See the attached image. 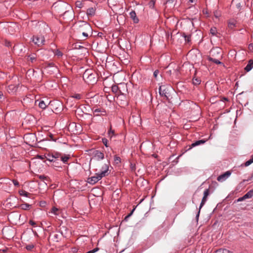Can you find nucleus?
I'll return each mask as SVG.
<instances>
[{
  "label": "nucleus",
  "mask_w": 253,
  "mask_h": 253,
  "mask_svg": "<svg viewBox=\"0 0 253 253\" xmlns=\"http://www.w3.org/2000/svg\"><path fill=\"white\" fill-rule=\"evenodd\" d=\"M33 248H34V245H29L26 246V249L28 250H31Z\"/></svg>",
  "instance_id": "37998d69"
},
{
  "label": "nucleus",
  "mask_w": 253,
  "mask_h": 253,
  "mask_svg": "<svg viewBox=\"0 0 253 253\" xmlns=\"http://www.w3.org/2000/svg\"><path fill=\"white\" fill-rule=\"evenodd\" d=\"M214 15L216 17V18H218V15L217 14H214Z\"/></svg>",
  "instance_id": "052dcab7"
},
{
  "label": "nucleus",
  "mask_w": 253,
  "mask_h": 253,
  "mask_svg": "<svg viewBox=\"0 0 253 253\" xmlns=\"http://www.w3.org/2000/svg\"><path fill=\"white\" fill-rule=\"evenodd\" d=\"M12 182H13V184L15 186H19V183L18 181L17 180L13 179V180H12Z\"/></svg>",
  "instance_id": "79ce46f5"
},
{
  "label": "nucleus",
  "mask_w": 253,
  "mask_h": 253,
  "mask_svg": "<svg viewBox=\"0 0 253 253\" xmlns=\"http://www.w3.org/2000/svg\"><path fill=\"white\" fill-rule=\"evenodd\" d=\"M200 82L201 81L197 78L193 79V84L195 85L199 84H200Z\"/></svg>",
  "instance_id": "7c9ffc66"
},
{
  "label": "nucleus",
  "mask_w": 253,
  "mask_h": 253,
  "mask_svg": "<svg viewBox=\"0 0 253 253\" xmlns=\"http://www.w3.org/2000/svg\"><path fill=\"white\" fill-rule=\"evenodd\" d=\"M216 58H222L221 49L218 47L213 48L210 51V56Z\"/></svg>",
  "instance_id": "423d86ee"
},
{
  "label": "nucleus",
  "mask_w": 253,
  "mask_h": 253,
  "mask_svg": "<svg viewBox=\"0 0 253 253\" xmlns=\"http://www.w3.org/2000/svg\"><path fill=\"white\" fill-rule=\"evenodd\" d=\"M57 236H58V235H57V234H55V235H54L55 238H56L57 237Z\"/></svg>",
  "instance_id": "0e129e2a"
},
{
  "label": "nucleus",
  "mask_w": 253,
  "mask_h": 253,
  "mask_svg": "<svg viewBox=\"0 0 253 253\" xmlns=\"http://www.w3.org/2000/svg\"><path fill=\"white\" fill-rule=\"evenodd\" d=\"M29 58L30 60L32 62H34L35 61H36L37 56H36V54L33 53V54H31V55H30L29 56Z\"/></svg>",
  "instance_id": "bb28decb"
},
{
  "label": "nucleus",
  "mask_w": 253,
  "mask_h": 253,
  "mask_svg": "<svg viewBox=\"0 0 253 253\" xmlns=\"http://www.w3.org/2000/svg\"><path fill=\"white\" fill-rule=\"evenodd\" d=\"M110 165V163L109 162L107 163L104 164L102 165L101 168H100L101 172L99 173L102 175L103 177L108 175V170H109V166Z\"/></svg>",
  "instance_id": "6e6552de"
},
{
  "label": "nucleus",
  "mask_w": 253,
  "mask_h": 253,
  "mask_svg": "<svg viewBox=\"0 0 253 253\" xmlns=\"http://www.w3.org/2000/svg\"><path fill=\"white\" fill-rule=\"evenodd\" d=\"M98 250H99V248H96L94 249L93 250H92V251L94 253L97 252Z\"/></svg>",
  "instance_id": "3c124183"
},
{
  "label": "nucleus",
  "mask_w": 253,
  "mask_h": 253,
  "mask_svg": "<svg viewBox=\"0 0 253 253\" xmlns=\"http://www.w3.org/2000/svg\"><path fill=\"white\" fill-rule=\"evenodd\" d=\"M130 18L133 20L135 23H137L139 21L138 18L136 17V13L134 11H132L129 13Z\"/></svg>",
  "instance_id": "ddd939ff"
},
{
  "label": "nucleus",
  "mask_w": 253,
  "mask_h": 253,
  "mask_svg": "<svg viewBox=\"0 0 253 253\" xmlns=\"http://www.w3.org/2000/svg\"><path fill=\"white\" fill-rule=\"evenodd\" d=\"M245 199H246V198H244V196H243V197L239 198L237 200V201L238 202H241V201H243V200H244Z\"/></svg>",
  "instance_id": "49530a36"
},
{
  "label": "nucleus",
  "mask_w": 253,
  "mask_h": 253,
  "mask_svg": "<svg viewBox=\"0 0 253 253\" xmlns=\"http://www.w3.org/2000/svg\"><path fill=\"white\" fill-rule=\"evenodd\" d=\"M136 118L138 120H139V117H136Z\"/></svg>",
  "instance_id": "774afa93"
},
{
  "label": "nucleus",
  "mask_w": 253,
  "mask_h": 253,
  "mask_svg": "<svg viewBox=\"0 0 253 253\" xmlns=\"http://www.w3.org/2000/svg\"><path fill=\"white\" fill-rule=\"evenodd\" d=\"M31 206V205H29V204H27V203H25V204H21L20 206V207L22 210H28L30 208V207Z\"/></svg>",
  "instance_id": "b1692460"
},
{
  "label": "nucleus",
  "mask_w": 253,
  "mask_h": 253,
  "mask_svg": "<svg viewBox=\"0 0 253 253\" xmlns=\"http://www.w3.org/2000/svg\"><path fill=\"white\" fill-rule=\"evenodd\" d=\"M210 33L212 36H216V34L217 33V30H216V28H215V27L211 28L210 30Z\"/></svg>",
  "instance_id": "cd10ccee"
},
{
  "label": "nucleus",
  "mask_w": 253,
  "mask_h": 253,
  "mask_svg": "<svg viewBox=\"0 0 253 253\" xmlns=\"http://www.w3.org/2000/svg\"><path fill=\"white\" fill-rule=\"evenodd\" d=\"M209 195V190L208 189H207L205 190V191L204 192V196L208 197Z\"/></svg>",
  "instance_id": "c9c22d12"
},
{
  "label": "nucleus",
  "mask_w": 253,
  "mask_h": 253,
  "mask_svg": "<svg viewBox=\"0 0 253 253\" xmlns=\"http://www.w3.org/2000/svg\"><path fill=\"white\" fill-rule=\"evenodd\" d=\"M253 196V189L247 192L245 195L244 198L246 199L251 198Z\"/></svg>",
  "instance_id": "5701e85b"
},
{
  "label": "nucleus",
  "mask_w": 253,
  "mask_h": 253,
  "mask_svg": "<svg viewBox=\"0 0 253 253\" xmlns=\"http://www.w3.org/2000/svg\"><path fill=\"white\" fill-rule=\"evenodd\" d=\"M5 46H8H8H10V45H11V44H10V42H9L6 41V42H5Z\"/></svg>",
  "instance_id": "09e8293b"
},
{
  "label": "nucleus",
  "mask_w": 253,
  "mask_h": 253,
  "mask_svg": "<svg viewBox=\"0 0 253 253\" xmlns=\"http://www.w3.org/2000/svg\"><path fill=\"white\" fill-rule=\"evenodd\" d=\"M214 253H230V252L226 249H220L216 251Z\"/></svg>",
  "instance_id": "a878e982"
},
{
  "label": "nucleus",
  "mask_w": 253,
  "mask_h": 253,
  "mask_svg": "<svg viewBox=\"0 0 253 253\" xmlns=\"http://www.w3.org/2000/svg\"><path fill=\"white\" fill-rule=\"evenodd\" d=\"M83 78L88 84H94L97 82L96 73L92 69H87L83 74Z\"/></svg>",
  "instance_id": "7ed1b4c3"
},
{
  "label": "nucleus",
  "mask_w": 253,
  "mask_h": 253,
  "mask_svg": "<svg viewBox=\"0 0 253 253\" xmlns=\"http://www.w3.org/2000/svg\"><path fill=\"white\" fill-rule=\"evenodd\" d=\"M173 0H167V2L168 3V2H170V1H172Z\"/></svg>",
  "instance_id": "13d9d810"
},
{
  "label": "nucleus",
  "mask_w": 253,
  "mask_h": 253,
  "mask_svg": "<svg viewBox=\"0 0 253 253\" xmlns=\"http://www.w3.org/2000/svg\"><path fill=\"white\" fill-rule=\"evenodd\" d=\"M54 54L58 57H61L63 55L62 53L59 49H56L54 51Z\"/></svg>",
  "instance_id": "c756f323"
},
{
  "label": "nucleus",
  "mask_w": 253,
  "mask_h": 253,
  "mask_svg": "<svg viewBox=\"0 0 253 253\" xmlns=\"http://www.w3.org/2000/svg\"><path fill=\"white\" fill-rule=\"evenodd\" d=\"M231 174L230 171H227L224 173L220 175L217 178V180L219 182H223L227 179Z\"/></svg>",
  "instance_id": "1a4fd4ad"
},
{
  "label": "nucleus",
  "mask_w": 253,
  "mask_h": 253,
  "mask_svg": "<svg viewBox=\"0 0 253 253\" xmlns=\"http://www.w3.org/2000/svg\"><path fill=\"white\" fill-rule=\"evenodd\" d=\"M118 86L116 85H113L112 87V91L115 93H117L118 92Z\"/></svg>",
  "instance_id": "2f4dec72"
},
{
  "label": "nucleus",
  "mask_w": 253,
  "mask_h": 253,
  "mask_svg": "<svg viewBox=\"0 0 253 253\" xmlns=\"http://www.w3.org/2000/svg\"><path fill=\"white\" fill-rule=\"evenodd\" d=\"M86 253H94L92 250L89 251Z\"/></svg>",
  "instance_id": "6e6d98bb"
},
{
  "label": "nucleus",
  "mask_w": 253,
  "mask_h": 253,
  "mask_svg": "<svg viewBox=\"0 0 253 253\" xmlns=\"http://www.w3.org/2000/svg\"><path fill=\"white\" fill-rule=\"evenodd\" d=\"M73 97L76 98V99H80L81 98V95L80 94H76L74 96H73Z\"/></svg>",
  "instance_id": "a18cd8bd"
},
{
  "label": "nucleus",
  "mask_w": 253,
  "mask_h": 253,
  "mask_svg": "<svg viewBox=\"0 0 253 253\" xmlns=\"http://www.w3.org/2000/svg\"><path fill=\"white\" fill-rule=\"evenodd\" d=\"M58 211V209L55 207H53L52 208V210H51V213H53V214L56 215V214H58V213H57V211Z\"/></svg>",
  "instance_id": "72a5a7b5"
},
{
  "label": "nucleus",
  "mask_w": 253,
  "mask_h": 253,
  "mask_svg": "<svg viewBox=\"0 0 253 253\" xmlns=\"http://www.w3.org/2000/svg\"><path fill=\"white\" fill-rule=\"evenodd\" d=\"M103 176L101 175L99 173L96 174L95 176H93L87 179V182L89 184H94L100 180Z\"/></svg>",
  "instance_id": "0eeeda50"
},
{
  "label": "nucleus",
  "mask_w": 253,
  "mask_h": 253,
  "mask_svg": "<svg viewBox=\"0 0 253 253\" xmlns=\"http://www.w3.org/2000/svg\"><path fill=\"white\" fill-rule=\"evenodd\" d=\"M236 25V22L234 19H230L228 22V27L231 29H233Z\"/></svg>",
  "instance_id": "2eb2a0df"
},
{
  "label": "nucleus",
  "mask_w": 253,
  "mask_h": 253,
  "mask_svg": "<svg viewBox=\"0 0 253 253\" xmlns=\"http://www.w3.org/2000/svg\"><path fill=\"white\" fill-rule=\"evenodd\" d=\"M159 72L158 70H155L153 73V76L154 77L157 79V77H158V74H159Z\"/></svg>",
  "instance_id": "ea45409f"
},
{
  "label": "nucleus",
  "mask_w": 253,
  "mask_h": 253,
  "mask_svg": "<svg viewBox=\"0 0 253 253\" xmlns=\"http://www.w3.org/2000/svg\"><path fill=\"white\" fill-rule=\"evenodd\" d=\"M156 0H151L149 3L148 5L150 8H153L155 6Z\"/></svg>",
  "instance_id": "c85d7f7f"
},
{
  "label": "nucleus",
  "mask_w": 253,
  "mask_h": 253,
  "mask_svg": "<svg viewBox=\"0 0 253 253\" xmlns=\"http://www.w3.org/2000/svg\"><path fill=\"white\" fill-rule=\"evenodd\" d=\"M221 58H216L211 57H209L208 60L210 61H212L216 64H222V63L220 61Z\"/></svg>",
  "instance_id": "a211bd4d"
},
{
  "label": "nucleus",
  "mask_w": 253,
  "mask_h": 253,
  "mask_svg": "<svg viewBox=\"0 0 253 253\" xmlns=\"http://www.w3.org/2000/svg\"><path fill=\"white\" fill-rule=\"evenodd\" d=\"M250 160L253 162V155L251 157Z\"/></svg>",
  "instance_id": "bf43d9fd"
},
{
  "label": "nucleus",
  "mask_w": 253,
  "mask_h": 253,
  "mask_svg": "<svg viewBox=\"0 0 253 253\" xmlns=\"http://www.w3.org/2000/svg\"><path fill=\"white\" fill-rule=\"evenodd\" d=\"M95 9L93 7H90L87 10L86 13L88 15L92 16L95 14Z\"/></svg>",
  "instance_id": "412c9836"
},
{
  "label": "nucleus",
  "mask_w": 253,
  "mask_h": 253,
  "mask_svg": "<svg viewBox=\"0 0 253 253\" xmlns=\"http://www.w3.org/2000/svg\"><path fill=\"white\" fill-rule=\"evenodd\" d=\"M17 86L14 84H10L7 87V91L9 93H15L17 90Z\"/></svg>",
  "instance_id": "9b49d317"
},
{
  "label": "nucleus",
  "mask_w": 253,
  "mask_h": 253,
  "mask_svg": "<svg viewBox=\"0 0 253 253\" xmlns=\"http://www.w3.org/2000/svg\"><path fill=\"white\" fill-rule=\"evenodd\" d=\"M129 217H130V216H128V215H127V216H126L125 217V219L126 220H127V219L128 218H129Z\"/></svg>",
  "instance_id": "4d7b16f0"
},
{
  "label": "nucleus",
  "mask_w": 253,
  "mask_h": 253,
  "mask_svg": "<svg viewBox=\"0 0 253 253\" xmlns=\"http://www.w3.org/2000/svg\"><path fill=\"white\" fill-rule=\"evenodd\" d=\"M43 177H44V176H42V175H41V176H40V178L41 179H42V178H43Z\"/></svg>",
  "instance_id": "680f3d73"
},
{
  "label": "nucleus",
  "mask_w": 253,
  "mask_h": 253,
  "mask_svg": "<svg viewBox=\"0 0 253 253\" xmlns=\"http://www.w3.org/2000/svg\"><path fill=\"white\" fill-rule=\"evenodd\" d=\"M19 193L21 196H23L27 197H29V196L30 195V193L23 190H19Z\"/></svg>",
  "instance_id": "393cba45"
},
{
  "label": "nucleus",
  "mask_w": 253,
  "mask_h": 253,
  "mask_svg": "<svg viewBox=\"0 0 253 253\" xmlns=\"http://www.w3.org/2000/svg\"><path fill=\"white\" fill-rule=\"evenodd\" d=\"M135 209H133L132 211H131V212L128 214V216H130L131 215V214H132V212H133V211H134Z\"/></svg>",
  "instance_id": "864d4df0"
},
{
  "label": "nucleus",
  "mask_w": 253,
  "mask_h": 253,
  "mask_svg": "<svg viewBox=\"0 0 253 253\" xmlns=\"http://www.w3.org/2000/svg\"><path fill=\"white\" fill-rule=\"evenodd\" d=\"M207 200V197L204 196L203 199H202V200L201 203L200 204V208H199V211L198 212V213H197V214L196 215V217L197 218H198V217L199 216L200 212V210L202 208V207L205 205V204Z\"/></svg>",
  "instance_id": "dca6fc26"
},
{
  "label": "nucleus",
  "mask_w": 253,
  "mask_h": 253,
  "mask_svg": "<svg viewBox=\"0 0 253 253\" xmlns=\"http://www.w3.org/2000/svg\"><path fill=\"white\" fill-rule=\"evenodd\" d=\"M172 89L170 86L161 85L159 87V91L160 95L166 100H169L170 97L169 91Z\"/></svg>",
  "instance_id": "20e7f679"
},
{
  "label": "nucleus",
  "mask_w": 253,
  "mask_h": 253,
  "mask_svg": "<svg viewBox=\"0 0 253 253\" xmlns=\"http://www.w3.org/2000/svg\"><path fill=\"white\" fill-rule=\"evenodd\" d=\"M253 162L250 159L249 160L247 161L245 163V166L246 167H248L249 166V165H250L252 163H253Z\"/></svg>",
  "instance_id": "58836bf2"
},
{
  "label": "nucleus",
  "mask_w": 253,
  "mask_h": 253,
  "mask_svg": "<svg viewBox=\"0 0 253 253\" xmlns=\"http://www.w3.org/2000/svg\"><path fill=\"white\" fill-rule=\"evenodd\" d=\"M69 156L66 155H61L60 159L64 163H66L68 160L69 159Z\"/></svg>",
  "instance_id": "aec40b11"
},
{
  "label": "nucleus",
  "mask_w": 253,
  "mask_h": 253,
  "mask_svg": "<svg viewBox=\"0 0 253 253\" xmlns=\"http://www.w3.org/2000/svg\"><path fill=\"white\" fill-rule=\"evenodd\" d=\"M32 41L38 46H41L44 44L45 40L42 35H37L33 36Z\"/></svg>",
  "instance_id": "39448f33"
},
{
  "label": "nucleus",
  "mask_w": 253,
  "mask_h": 253,
  "mask_svg": "<svg viewBox=\"0 0 253 253\" xmlns=\"http://www.w3.org/2000/svg\"><path fill=\"white\" fill-rule=\"evenodd\" d=\"M94 115L96 116H98L100 115H105L106 114L105 111L101 108H96L95 109L92 110Z\"/></svg>",
  "instance_id": "9d476101"
},
{
  "label": "nucleus",
  "mask_w": 253,
  "mask_h": 253,
  "mask_svg": "<svg viewBox=\"0 0 253 253\" xmlns=\"http://www.w3.org/2000/svg\"><path fill=\"white\" fill-rule=\"evenodd\" d=\"M114 131L112 130L111 129H110V130L108 132V135L110 137H112L114 135Z\"/></svg>",
  "instance_id": "a19ab883"
},
{
  "label": "nucleus",
  "mask_w": 253,
  "mask_h": 253,
  "mask_svg": "<svg viewBox=\"0 0 253 253\" xmlns=\"http://www.w3.org/2000/svg\"><path fill=\"white\" fill-rule=\"evenodd\" d=\"M114 161L116 162V163L117 164H118V163H120L121 159H120V158L119 157L115 156V158H114Z\"/></svg>",
  "instance_id": "f704fd0d"
},
{
  "label": "nucleus",
  "mask_w": 253,
  "mask_h": 253,
  "mask_svg": "<svg viewBox=\"0 0 253 253\" xmlns=\"http://www.w3.org/2000/svg\"><path fill=\"white\" fill-rule=\"evenodd\" d=\"M61 155V153L55 152L52 154V158H53L55 162L56 160H57L58 159L60 158Z\"/></svg>",
  "instance_id": "4be33fe9"
},
{
  "label": "nucleus",
  "mask_w": 253,
  "mask_h": 253,
  "mask_svg": "<svg viewBox=\"0 0 253 253\" xmlns=\"http://www.w3.org/2000/svg\"><path fill=\"white\" fill-rule=\"evenodd\" d=\"M253 68V60L251 59L249 61L247 65L245 68V70L247 72H249L251 71Z\"/></svg>",
  "instance_id": "4468645a"
},
{
  "label": "nucleus",
  "mask_w": 253,
  "mask_h": 253,
  "mask_svg": "<svg viewBox=\"0 0 253 253\" xmlns=\"http://www.w3.org/2000/svg\"><path fill=\"white\" fill-rule=\"evenodd\" d=\"M51 8L53 12L61 15L64 19L70 20L73 17V9L67 2L62 1L55 2Z\"/></svg>",
  "instance_id": "f257e3e1"
},
{
  "label": "nucleus",
  "mask_w": 253,
  "mask_h": 253,
  "mask_svg": "<svg viewBox=\"0 0 253 253\" xmlns=\"http://www.w3.org/2000/svg\"><path fill=\"white\" fill-rule=\"evenodd\" d=\"M3 97V94L2 93H0V100Z\"/></svg>",
  "instance_id": "5fc2aeb1"
},
{
  "label": "nucleus",
  "mask_w": 253,
  "mask_h": 253,
  "mask_svg": "<svg viewBox=\"0 0 253 253\" xmlns=\"http://www.w3.org/2000/svg\"><path fill=\"white\" fill-rule=\"evenodd\" d=\"M26 136L27 137H28V136L31 137H33V138H34L35 137L34 135H33V134H28Z\"/></svg>",
  "instance_id": "603ef678"
},
{
  "label": "nucleus",
  "mask_w": 253,
  "mask_h": 253,
  "mask_svg": "<svg viewBox=\"0 0 253 253\" xmlns=\"http://www.w3.org/2000/svg\"><path fill=\"white\" fill-rule=\"evenodd\" d=\"M30 224L32 225V226H35L36 224V222H34V221L33 220H30V222H29Z\"/></svg>",
  "instance_id": "de8ad7c7"
},
{
  "label": "nucleus",
  "mask_w": 253,
  "mask_h": 253,
  "mask_svg": "<svg viewBox=\"0 0 253 253\" xmlns=\"http://www.w3.org/2000/svg\"><path fill=\"white\" fill-rule=\"evenodd\" d=\"M53 64L52 63H51V64H49V65L50 66H52Z\"/></svg>",
  "instance_id": "338daca9"
},
{
  "label": "nucleus",
  "mask_w": 253,
  "mask_h": 253,
  "mask_svg": "<svg viewBox=\"0 0 253 253\" xmlns=\"http://www.w3.org/2000/svg\"><path fill=\"white\" fill-rule=\"evenodd\" d=\"M52 155H48L47 157V160L50 162H55V160L53 158H52Z\"/></svg>",
  "instance_id": "473e14b6"
},
{
  "label": "nucleus",
  "mask_w": 253,
  "mask_h": 253,
  "mask_svg": "<svg viewBox=\"0 0 253 253\" xmlns=\"http://www.w3.org/2000/svg\"><path fill=\"white\" fill-rule=\"evenodd\" d=\"M190 0V1H191V2H193V1H193V0Z\"/></svg>",
  "instance_id": "69168bd1"
},
{
  "label": "nucleus",
  "mask_w": 253,
  "mask_h": 253,
  "mask_svg": "<svg viewBox=\"0 0 253 253\" xmlns=\"http://www.w3.org/2000/svg\"><path fill=\"white\" fill-rule=\"evenodd\" d=\"M253 162L250 159L249 160L247 161L245 163V166L246 167H248L249 166V165H250L252 163H253Z\"/></svg>",
  "instance_id": "4c0bfd02"
},
{
  "label": "nucleus",
  "mask_w": 253,
  "mask_h": 253,
  "mask_svg": "<svg viewBox=\"0 0 253 253\" xmlns=\"http://www.w3.org/2000/svg\"><path fill=\"white\" fill-rule=\"evenodd\" d=\"M249 48L250 50H253V44H250L249 45Z\"/></svg>",
  "instance_id": "8fccbe9b"
},
{
  "label": "nucleus",
  "mask_w": 253,
  "mask_h": 253,
  "mask_svg": "<svg viewBox=\"0 0 253 253\" xmlns=\"http://www.w3.org/2000/svg\"><path fill=\"white\" fill-rule=\"evenodd\" d=\"M76 5L78 7L81 8L82 7V2L81 1H77L76 2Z\"/></svg>",
  "instance_id": "e433bc0d"
},
{
  "label": "nucleus",
  "mask_w": 253,
  "mask_h": 253,
  "mask_svg": "<svg viewBox=\"0 0 253 253\" xmlns=\"http://www.w3.org/2000/svg\"><path fill=\"white\" fill-rule=\"evenodd\" d=\"M237 6H238V7H240V3H238V4H237Z\"/></svg>",
  "instance_id": "e2e57ef3"
},
{
  "label": "nucleus",
  "mask_w": 253,
  "mask_h": 253,
  "mask_svg": "<svg viewBox=\"0 0 253 253\" xmlns=\"http://www.w3.org/2000/svg\"><path fill=\"white\" fill-rule=\"evenodd\" d=\"M206 141L205 140H200L196 141L195 142L192 143V144L191 145V147H194L195 146H198V145H200L201 144H203L206 142Z\"/></svg>",
  "instance_id": "6ab92c4d"
},
{
  "label": "nucleus",
  "mask_w": 253,
  "mask_h": 253,
  "mask_svg": "<svg viewBox=\"0 0 253 253\" xmlns=\"http://www.w3.org/2000/svg\"><path fill=\"white\" fill-rule=\"evenodd\" d=\"M102 142L103 144L105 145L106 147H108L107 145V139L106 138H104L102 139Z\"/></svg>",
  "instance_id": "c03bdc74"
},
{
  "label": "nucleus",
  "mask_w": 253,
  "mask_h": 253,
  "mask_svg": "<svg viewBox=\"0 0 253 253\" xmlns=\"http://www.w3.org/2000/svg\"><path fill=\"white\" fill-rule=\"evenodd\" d=\"M38 103V106L42 109H45L47 107V105L43 100H41L40 101L36 100L35 101V104L37 105Z\"/></svg>",
  "instance_id": "f3484780"
},
{
  "label": "nucleus",
  "mask_w": 253,
  "mask_h": 253,
  "mask_svg": "<svg viewBox=\"0 0 253 253\" xmlns=\"http://www.w3.org/2000/svg\"><path fill=\"white\" fill-rule=\"evenodd\" d=\"M104 158V154L100 151H96L94 154V159L97 160H102Z\"/></svg>",
  "instance_id": "f8f14e48"
},
{
  "label": "nucleus",
  "mask_w": 253,
  "mask_h": 253,
  "mask_svg": "<svg viewBox=\"0 0 253 253\" xmlns=\"http://www.w3.org/2000/svg\"><path fill=\"white\" fill-rule=\"evenodd\" d=\"M77 32L79 38L82 40L86 39L89 35L91 36L92 30L90 25L84 21H80L76 24Z\"/></svg>",
  "instance_id": "f03ea898"
}]
</instances>
